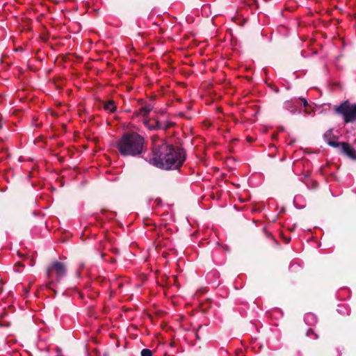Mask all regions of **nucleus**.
Masks as SVG:
<instances>
[{
    "label": "nucleus",
    "instance_id": "nucleus-15",
    "mask_svg": "<svg viewBox=\"0 0 356 356\" xmlns=\"http://www.w3.org/2000/svg\"><path fill=\"white\" fill-rule=\"evenodd\" d=\"M337 310H338V312H339L340 314H347V315H348V314H350V312H349L348 310H347V312H344L343 310H341V309H339V308Z\"/></svg>",
    "mask_w": 356,
    "mask_h": 356
},
{
    "label": "nucleus",
    "instance_id": "nucleus-10",
    "mask_svg": "<svg viewBox=\"0 0 356 356\" xmlns=\"http://www.w3.org/2000/svg\"><path fill=\"white\" fill-rule=\"evenodd\" d=\"M141 356H152V353L150 350L145 348L141 351Z\"/></svg>",
    "mask_w": 356,
    "mask_h": 356
},
{
    "label": "nucleus",
    "instance_id": "nucleus-3",
    "mask_svg": "<svg viewBox=\"0 0 356 356\" xmlns=\"http://www.w3.org/2000/svg\"><path fill=\"white\" fill-rule=\"evenodd\" d=\"M153 106L151 104H145L142 106L138 111L135 112L136 116H141L143 118V124L149 130L156 129H165L168 127L167 124H163L161 122L156 121L154 124H151L150 120L148 118V115L152 111Z\"/></svg>",
    "mask_w": 356,
    "mask_h": 356
},
{
    "label": "nucleus",
    "instance_id": "nucleus-16",
    "mask_svg": "<svg viewBox=\"0 0 356 356\" xmlns=\"http://www.w3.org/2000/svg\"><path fill=\"white\" fill-rule=\"evenodd\" d=\"M304 112L306 113V114H310V112L306 108L305 109Z\"/></svg>",
    "mask_w": 356,
    "mask_h": 356
},
{
    "label": "nucleus",
    "instance_id": "nucleus-8",
    "mask_svg": "<svg viewBox=\"0 0 356 356\" xmlns=\"http://www.w3.org/2000/svg\"><path fill=\"white\" fill-rule=\"evenodd\" d=\"M305 322L309 325H314L317 323V317L313 313H307L304 318Z\"/></svg>",
    "mask_w": 356,
    "mask_h": 356
},
{
    "label": "nucleus",
    "instance_id": "nucleus-5",
    "mask_svg": "<svg viewBox=\"0 0 356 356\" xmlns=\"http://www.w3.org/2000/svg\"><path fill=\"white\" fill-rule=\"evenodd\" d=\"M56 273L57 277V281L63 277L66 274V268L65 265L59 261L53 262L47 268V276L51 284L54 283L53 280V273Z\"/></svg>",
    "mask_w": 356,
    "mask_h": 356
},
{
    "label": "nucleus",
    "instance_id": "nucleus-12",
    "mask_svg": "<svg viewBox=\"0 0 356 356\" xmlns=\"http://www.w3.org/2000/svg\"><path fill=\"white\" fill-rule=\"evenodd\" d=\"M332 130H328V131H327L325 133V134H324V138H325V139L327 141L328 140H327V138H330V136H331V135H332Z\"/></svg>",
    "mask_w": 356,
    "mask_h": 356
},
{
    "label": "nucleus",
    "instance_id": "nucleus-7",
    "mask_svg": "<svg viewBox=\"0 0 356 356\" xmlns=\"http://www.w3.org/2000/svg\"><path fill=\"white\" fill-rule=\"evenodd\" d=\"M294 99H291L286 101L284 103V108L288 111H289L292 114L300 113V111L298 110L296 106L293 102Z\"/></svg>",
    "mask_w": 356,
    "mask_h": 356
},
{
    "label": "nucleus",
    "instance_id": "nucleus-11",
    "mask_svg": "<svg viewBox=\"0 0 356 356\" xmlns=\"http://www.w3.org/2000/svg\"><path fill=\"white\" fill-rule=\"evenodd\" d=\"M328 145H330L331 147H338L339 146H341V143H339L337 141H334V140H327V141Z\"/></svg>",
    "mask_w": 356,
    "mask_h": 356
},
{
    "label": "nucleus",
    "instance_id": "nucleus-1",
    "mask_svg": "<svg viewBox=\"0 0 356 356\" xmlns=\"http://www.w3.org/2000/svg\"><path fill=\"white\" fill-rule=\"evenodd\" d=\"M185 160L186 152L183 148L163 143L154 147L151 163L161 169L171 170L179 169Z\"/></svg>",
    "mask_w": 356,
    "mask_h": 356
},
{
    "label": "nucleus",
    "instance_id": "nucleus-4",
    "mask_svg": "<svg viewBox=\"0 0 356 356\" xmlns=\"http://www.w3.org/2000/svg\"><path fill=\"white\" fill-rule=\"evenodd\" d=\"M335 111L342 116L345 123L356 122V104L344 102L337 106Z\"/></svg>",
    "mask_w": 356,
    "mask_h": 356
},
{
    "label": "nucleus",
    "instance_id": "nucleus-14",
    "mask_svg": "<svg viewBox=\"0 0 356 356\" xmlns=\"http://www.w3.org/2000/svg\"><path fill=\"white\" fill-rule=\"evenodd\" d=\"M311 334H314V336H315V339H317L318 338V335L316 334L314 332V330L312 329V328H309L307 332V336H310Z\"/></svg>",
    "mask_w": 356,
    "mask_h": 356
},
{
    "label": "nucleus",
    "instance_id": "nucleus-9",
    "mask_svg": "<svg viewBox=\"0 0 356 356\" xmlns=\"http://www.w3.org/2000/svg\"><path fill=\"white\" fill-rule=\"evenodd\" d=\"M104 108L105 110L108 111L111 113H113L116 110V106L114 104V102L111 100L106 102Z\"/></svg>",
    "mask_w": 356,
    "mask_h": 356
},
{
    "label": "nucleus",
    "instance_id": "nucleus-6",
    "mask_svg": "<svg viewBox=\"0 0 356 356\" xmlns=\"http://www.w3.org/2000/svg\"><path fill=\"white\" fill-rule=\"evenodd\" d=\"M341 149L342 152L347 155L348 157L356 159V152L355 149L350 145L348 143H341Z\"/></svg>",
    "mask_w": 356,
    "mask_h": 356
},
{
    "label": "nucleus",
    "instance_id": "nucleus-2",
    "mask_svg": "<svg viewBox=\"0 0 356 356\" xmlns=\"http://www.w3.org/2000/svg\"><path fill=\"white\" fill-rule=\"evenodd\" d=\"M144 138L138 134H125L116 144L119 152L124 156H136L143 150Z\"/></svg>",
    "mask_w": 356,
    "mask_h": 356
},
{
    "label": "nucleus",
    "instance_id": "nucleus-13",
    "mask_svg": "<svg viewBox=\"0 0 356 356\" xmlns=\"http://www.w3.org/2000/svg\"><path fill=\"white\" fill-rule=\"evenodd\" d=\"M298 99L302 102V104H303V106L305 107L307 106L308 102H307V99L305 98H304V97H299Z\"/></svg>",
    "mask_w": 356,
    "mask_h": 356
}]
</instances>
